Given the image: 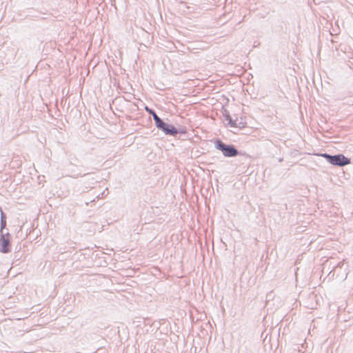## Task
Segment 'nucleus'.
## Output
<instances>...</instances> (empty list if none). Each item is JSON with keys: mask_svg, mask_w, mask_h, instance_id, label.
Returning <instances> with one entry per match:
<instances>
[{"mask_svg": "<svg viewBox=\"0 0 353 353\" xmlns=\"http://www.w3.org/2000/svg\"><path fill=\"white\" fill-rule=\"evenodd\" d=\"M321 156L334 165L344 166L350 163V159L345 157L343 154L331 155L327 153H323Z\"/></svg>", "mask_w": 353, "mask_h": 353, "instance_id": "1", "label": "nucleus"}, {"mask_svg": "<svg viewBox=\"0 0 353 353\" xmlns=\"http://www.w3.org/2000/svg\"><path fill=\"white\" fill-rule=\"evenodd\" d=\"M216 149L221 150L223 154L227 157H234L238 155L239 152L232 145H227L221 140H216L215 142Z\"/></svg>", "mask_w": 353, "mask_h": 353, "instance_id": "2", "label": "nucleus"}, {"mask_svg": "<svg viewBox=\"0 0 353 353\" xmlns=\"http://www.w3.org/2000/svg\"><path fill=\"white\" fill-rule=\"evenodd\" d=\"M0 251L3 253H7L10 251L9 234L2 235L0 239Z\"/></svg>", "mask_w": 353, "mask_h": 353, "instance_id": "3", "label": "nucleus"}, {"mask_svg": "<svg viewBox=\"0 0 353 353\" xmlns=\"http://www.w3.org/2000/svg\"><path fill=\"white\" fill-rule=\"evenodd\" d=\"M161 130L167 135L174 136L178 133L176 128L172 125H170L168 123H166L165 126L161 129Z\"/></svg>", "mask_w": 353, "mask_h": 353, "instance_id": "4", "label": "nucleus"}, {"mask_svg": "<svg viewBox=\"0 0 353 353\" xmlns=\"http://www.w3.org/2000/svg\"><path fill=\"white\" fill-rule=\"evenodd\" d=\"M154 121L155 125L159 130H161L166 124V123H165L157 114L154 115Z\"/></svg>", "mask_w": 353, "mask_h": 353, "instance_id": "5", "label": "nucleus"}, {"mask_svg": "<svg viewBox=\"0 0 353 353\" xmlns=\"http://www.w3.org/2000/svg\"><path fill=\"white\" fill-rule=\"evenodd\" d=\"M154 121L155 125L159 130H161L166 124V123H165L157 114L154 115Z\"/></svg>", "mask_w": 353, "mask_h": 353, "instance_id": "6", "label": "nucleus"}, {"mask_svg": "<svg viewBox=\"0 0 353 353\" xmlns=\"http://www.w3.org/2000/svg\"><path fill=\"white\" fill-rule=\"evenodd\" d=\"M93 194L97 195V198L99 197V194H101L103 197L105 194V190H103V188H101L99 191L94 190Z\"/></svg>", "mask_w": 353, "mask_h": 353, "instance_id": "7", "label": "nucleus"}, {"mask_svg": "<svg viewBox=\"0 0 353 353\" xmlns=\"http://www.w3.org/2000/svg\"><path fill=\"white\" fill-rule=\"evenodd\" d=\"M226 120L228 121V124L231 126V127H236V123L235 121H234L232 118L230 117V115H228L226 117Z\"/></svg>", "mask_w": 353, "mask_h": 353, "instance_id": "8", "label": "nucleus"}, {"mask_svg": "<svg viewBox=\"0 0 353 353\" xmlns=\"http://www.w3.org/2000/svg\"><path fill=\"white\" fill-rule=\"evenodd\" d=\"M6 225V218L3 212H1V227L3 228Z\"/></svg>", "mask_w": 353, "mask_h": 353, "instance_id": "9", "label": "nucleus"}, {"mask_svg": "<svg viewBox=\"0 0 353 353\" xmlns=\"http://www.w3.org/2000/svg\"><path fill=\"white\" fill-rule=\"evenodd\" d=\"M145 110H146V111H147L149 114H150L152 116V117H153V118H154V114H156V112H155L154 110H152V109H150V108H148V107H146V108H145Z\"/></svg>", "mask_w": 353, "mask_h": 353, "instance_id": "10", "label": "nucleus"}]
</instances>
